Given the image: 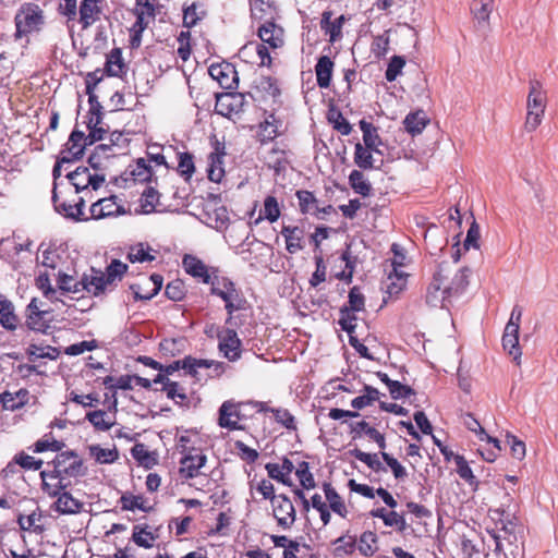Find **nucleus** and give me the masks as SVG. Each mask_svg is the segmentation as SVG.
I'll use <instances>...</instances> for the list:
<instances>
[{
	"label": "nucleus",
	"mask_w": 558,
	"mask_h": 558,
	"mask_svg": "<svg viewBox=\"0 0 558 558\" xmlns=\"http://www.w3.org/2000/svg\"><path fill=\"white\" fill-rule=\"evenodd\" d=\"M175 450L180 454L178 475L182 483L207 476L208 456L202 439L196 434H182L175 439Z\"/></svg>",
	"instance_id": "nucleus-1"
},
{
	"label": "nucleus",
	"mask_w": 558,
	"mask_h": 558,
	"mask_svg": "<svg viewBox=\"0 0 558 558\" xmlns=\"http://www.w3.org/2000/svg\"><path fill=\"white\" fill-rule=\"evenodd\" d=\"M128 269V264L122 263L120 259H112L106 267L105 271L92 267L89 289L93 291V296H100L106 292L113 290L118 282L123 279Z\"/></svg>",
	"instance_id": "nucleus-2"
},
{
	"label": "nucleus",
	"mask_w": 558,
	"mask_h": 558,
	"mask_svg": "<svg viewBox=\"0 0 558 558\" xmlns=\"http://www.w3.org/2000/svg\"><path fill=\"white\" fill-rule=\"evenodd\" d=\"M210 293L219 296L225 302V308L228 314L226 324L232 320L234 312L246 308V299L236 288L235 283L228 277L214 276V281L210 284Z\"/></svg>",
	"instance_id": "nucleus-3"
},
{
	"label": "nucleus",
	"mask_w": 558,
	"mask_h": 558,
	"mask_svg": "<svg viewBox=\"0 0 558 558\" xmlns=\"http://www.w3.org/2000/svg\"><path fill=\"white\" fill-rule=\"evenodd\" d=\"M546 106L547 96L546 92L543 89L542 83L536 80L531 81L524 121L526 132L532 133L542 124Z\"/></svg>",
	"instance_id": "nucleus-4"
},
{
	"label": "nucleus",
	"mask_w": 558,
	"mask_h": 558,
	"mask_svg": "<svg viewBox=\"0 0 558 558\" xmlns=\"http://www.w3.org/2000/svg\"><path fill=\"white\" fill-rule=\"evenodd\" d=\"M246 408L248 404L245 402L226 400L218 411V425L229 430H243L244 426L241 423L252 416L246 413Z\"/></svg>",
	"instance_id": "nucleus-5"
},
{
	"label": "nucleus",
	"mask_w": 558,
	"mask_h": 558,
	"mask_svg": "<svg viewBox=\"0 0 558 558\" xmlns=\"http://www.w3.org/2000/svg\"><path fill=\"white\" fill-rule=\"evenodd\" d=\"M14 22L17 37L37 32L44 24L43 10L34 2H25L17 10Z\"/></svg>",
	"instance_id": "nucleus-6"
},
{
	"label": "nucleus",
	"mask_w": 558,
	"mask_h": 558,
	"mask_svg": "<svg viewBox=\"0 0 558 558\" xmlns=\"http://www.w3.org/2000/svg\"><path fill=\"white\" fill-rule=\"evenodd\" d=\"M438 276L444 279L449 296L462 293L469 284V269L458 267L456 263L442 262L438 265Z\"/></svg>",
	"instance_id": "nucleus-7"
},
{
	"label": "nucleus",
	"mask_w": 558,
	"mask_h": 558,
	"mask_svg": "<svg viewBox=\"0 0 558 558\" xmlns=\"http://www.w3.org/2000/svg\"><path fill=\"white\" fill-rule=\"evenodd\" d=\"M521 317L522 308L519 305H514L502 336V347L511 356H513L517 364H520V357L522 355V351L519 345Z\"/></svg>",
	"instance_id": "nucleus-8"
},
{
	"label": "nucleus",
	"mask_w": 558,
	"mask_h": 558,
	"mask_svg": "<svg viewBox=\"0 0 558 558\" xmlns=\"http://www.w3.org/2000/svg\"><path fill=\"white\" fill-rule=\"evenodd\" d=\"M270 504L277 525L290 530L296 521V510L291 499L286 494H279Z\"/></svg>",
	"instance_id": "nucleus-9"
},
{
	"label": "nucleus",
	"mask_w": 558,
	"mask_h": 558,
	"mask_svg": "<svg viewBox=\"0 0 558 558\" xmlns=\"http://www.w3.org/2000/svg\"><path fill=\"white\" fill-rule=\"evenodd\" d=\"M246 105L245 95L238 92L221 93L216 96L215 110L227 118L240 116Z\"/></svg>",
	"instance_id": "nucleus-10"
},
{
	"label": "nucleus",
	"mask_w": 558,
	"mask_h": 558,
	"mask_svg": "<svg viewBox=\"0 0 558 558\" xmlns=\"http://www.w3.org/2000/svg\"><path fill=\"white\" fill-rule=\"evenodd\" d=\"M56 473L63 474L65 477H77L85 474V468L82 458L74 451H62L56 456L52 461Z\"/></svg>",
	"instance_id": "nucleus-11"
},
{
	"label": "nucleus",
	"mask_w": 558,
	"mask_h": 558,
	"mask_svg": "<svg viewBox=\"0 0 558 558\" xmlns=\"http://www.w3.org/2000/svg\"><path fill=\"white\" fill-rule=\"evenodd\" d=\"M106 0H82L77 9V21L83 31L90 28L105 16Z\"/></svg>",
	"instance_id": "nucleus-12"
},
{
	"label": "nucleus",
	"mask_w": 558,
	"mask_h": 558,
	"mask_svg": "<svg viewBox=\"0 0 558 558\" xmlns=\"http://www.w3.org/2000/svg\"><path fill=\"white\" fill-rule=\"evenodd\" d=\"M494 513L497 514L496 527L498 529V533L494 535V538L496 541V548L500 549L501 539H506L509 543L517 539L518 518L506 509H496Z\"/></svg>",
	"instance_id": "nucleus-13"
},
{
	"label": "nucleus",
	"mask_w": 558,
	"mask_h": 558,
	"mask_svg": "<svg viewBox=\"0 0 558 558\" xmlns=\"http://www.w3.org/2000/svg\"><path fill=\"white\" fill-rule=\"evenodd\" d=\"M182 267L187 275L205 284H211L214 276H218L217 268L208 267L201 258L192 254L183 256Z\"/></svg>",
	"instance_id": "nucleus-14"
},
{
	"label": "nucleus",
	"mask_w": 558,
	"mask_h": 558,
	"mask_svg": "<svg viewBox=\"0 0 558 558\" xmlns=\"http://www.w3.org/2000/svg\"><path fill=\"white\" fill-rule=\"evenodd\" d=\"M208 73L223 89L234 90L239 86L238 71L230 62L213 63L208 69Z\"/></svg>",
	"instance_id": "nucleus-15"
},
{
	"label": "nucleus",
	"mask_w": 558,
	"mask_h": 558,
	"mask_svg": "<svg viewBox=\"0 0 558 558\" xmlns=\"http://www.w3.org/2000/svg\"><path fill=\"white\" fill-rule=\"evenodd\" d=\"M71 184L75 187V193L86 190L92 186L93 190H97L106 180L105 173L94 172L92 173L87 167H77L74 171L68 175Z\"/></svg>",
	"instance_id": "nucleus-16"
},
{
	"label": "nucleus",
	"mask_w": 558,
	"mask_h": 558,
	"mask_svg": "<svg viewBox=\"0 0 558 558\" xmlns=\"http://www.w3.org/2000/svg\"><path fill=\"white\" fill-rule=\"evenodd\" d=\"M219 343L218 349L222 355L230 362H235L242 354V341L234 329L225 328L217 335Z\"/></svg>",
	"instance_id": "nucleus-17"
},
{
	"label": "nucleus",
	"mask_w": 558,
	"mask_h": 558,
	"mask_svg": "<svg viewBox=\"0 0 558 558\" xmlns=\"http://www.w3.org/2000/svg\"><path fill=\"white\" fill-rule=\"evenodd\" d=\"M257 36L262 44L268 45L271 50H277L284 45V29L275 21H265L257 28Z\"/></svg>",
	"instance_id": "nucleus-18"
},
{
	"label": "nucleus",
	"mask_w": 558,
	"mask_h": 558,
	"mask_svg": "<svg viewBox=\"0 0 558 558\" xmlns=\"http://www.w3.org/2000/svg\"><path fill=\"white\" fill-rule=\"evenodd\" d=\"M163 277L159 274H153L143 278L140 282L130 286L133 291L135 301H148L153 299L161 290Z\"/></svg>",
	"instance_id": "nucleus-19"
},
{
	"label": "nucleus",
	"mask_w": 558,
	"mask_h": 558,
	"mask_svg": "<svg viewBox=\"0 0 558 558\" xmlns=\"http://www.w3.org/2000/svg\"><path fill=\"white\" fill-rule=\"evenodd\" d=\"M226 146L219 141L214 143V151L208 156L207 177L211 182L220 183L225 178Z\"/></svg>",
	"instance_id": "nucleus-20"
},
{
	"label": "nucleus",
	"mask_w": 558,
	"mask_h": 558,
	"mask_svg": "<svg viewBox=\"0 0 558 558\" xmlns=\"http://www.w3.org/2000/svg\"><path fill=\"white\" fill-rule=\"evenodd\" d=\"M251 96L259 106L268 100L274 104L277 102L280 96L277 80L271 76H262L254 86V93Z\"/></svg>",
	"instance_id": "nucleus-21"
},
{
	"label": "nucleus",
	"mask_w": 558,
	"mask_h": 558,
	"mask_svg": "<svg viewBox=\"0 0 558 558\" xmlns=\"http://www.w3.org/2000/svg\"><path fill=\"white\" fill-rule=\"evenodd\" d=\"M87 137L84 132L74 130L61 150V161L73 162L83 157Z\"/></svg>",
	"instance_id": "nucleus-22"
},
{
	"label": "nucleus",
	"mask_w": 558,
	"mask_h": 558,
	"mask_svg": "<svg viewBox=\"0 0 558 558\" xmlns=\"http://www.w3.org/2000/svg\"><path fill=\"white\" fill-rule=\"evenodd\" d=\"M89 211L90 218L97 220L125 213L123 205L118 202V197L116 195L104 197L93 203Z\"/></svg>",
	"instance_id": "nucleus-23"
},
{
	"label": "nucleus",
	"mask_w": 558,
	"mask_h": 558,
	"mask_svg": "<svg viewBox=\"0 0 558 558\" xmlns=\"http://www.w3.org/2000/svg\"><path fill=\"white\" fill-rule=\"evenodd\" d=\"M92 280V275L84 274L81 280L75 279L73 276L66 274H60L58 277V289L60 294L63 293H82L86 292L93 295L92 289H89V282Z\"/></svg>",
	"instance_id": "nucleus-24"
},
{
	"label": "nucleus",
	"mask_w": 558,
	"mask_h": 558,
	"mask_svg": "<svg viewBox=\"0 0 558 558\" xmlns=\"http://www.w3.org/2000/svg\"><path fill=\"white\" fill-rule=\"evenodd\" d=\"M52 202L54 208L58 213L63 214L65 217L75 219V220H87L88 218L84 216V198L77 197L74 203H68L65 199H62L54 187L52 191Z\"/></svg>",
	"instance_id": "nucleus-25"
},
{
	"label": "nucleus",
	"mask_w": 558,
	"mask_h": 558,
	"mask_svg": "<svg viewBox=\"0 0 558 558\" xmlns=\"http://www.w3.org/2000/svg\"><path fill=\"white\" fill-rule=\"evenodd\" d=\"M450 298L449 291H447V286L444 279L438 276L437 269L426 290V303L434 307H445V302Z\"/></svg>",
	"instance_id": "nucleus-26"
},
{
	"label": "nucleus",
	"mask_w": 558,
	"mask_h": 558,
	"mask_svg": "<svg viewBox=\"0 0 558 558\" xmlns=\"http://www.w3.org/2000/svg\"><path fill=\"white\" fill-rule=\"evenodd\" d=\"M52 313V311H39L35 301H31L26 307V325L29 329L47 332L50 328L51 319L48 316Z\"/></svg>",
	"instance_id": "nucleus-27"
},
{
	"label": "nucleus",
	"mask_w": 558,
	"mask_h": 558,
	"mask_svg": "<svg viewBox=\"0 0 558 558\" xmlns=\"http://www.w3.org/2000/svg\"><path fill=\"white\" fill-rule=\"evenodd\" d=\"M280 233L284 238L286 250L290 254H295L305 247V232L303 228L283 225Z\"/></svg>",
	"instance_id": "nucleus-28"
},
{
	"label": "nucleus",
	"mask_w": 558,
	"mask_h": 558,
	"mask_svg": "<svg viewBox=\"0 0 558 558\" xmlns=\"http://www.w3.org/2000/svg\"><path fill=\"white\" fill-rule=\"evenodd\" d=\"M281 120L276 117L275 112H270L264 121L258 125L257 138L264 145L272 142L279 135Z\"/></svg>",
	"instance_id": "nucleus-29"
},
{
	"label": "nucleus",
	"mask_w": 558,
	"mask_h": 558,
	"mask_svg": "<svg viewBox=\"0 0 558 558\" xmlns=\"http://www.w3.org/2000/svg\"><path fill=\"white\" fill-rule=\"evenodd\" d=\"M41 488L45 494L50 497H57L62 490L65 489V484L63 483L64 475L56 473V469L51 471H41Z\"/></svg>",
	"instance_id": "nucleus-30"
},
{
	"label": "nucleus",
	"mask_w": 558,
	"mask_h": 558,
	"mask_svg": "<svg viewBox=\"0 0 558 558\" xmlns=\"http://www.w3.org/2000/svg\"><path fill=\"white\" fill-rule=\"evenodd\" d=\"M322 489L325 494L326 502L329 508V511H333L341 518H347L349 514V510L343 498L338 494L336 488L332 486L330 482H324L322 484Z\"/></svg>",
	"instance_id": "nucleus-31"
},
{
	"label": "nucleus",
	"mask_w": 558,
	"mask_h": 558,
	"mask_svg": "<svg viewBox=\"0 0 558 558\" xmlns=\"http://www.w3.org/2000/svg\"><path fill=\"white\" fill-rule=\"evenodd\" d=\"M332 12L324 11L320 20V29L329 35V41L336 43L342 37V26L345 22L344 15H340L336 20L331 21Z\"/></svg>",
	"instance_id": "nucleus-32"
},
{
	"label": "nucleus",
	"mask_w": 558,
	"mask_h": 558,
	"mask_svg": "<svg viewBox=\"0 0 558 558\" xmlns=\"http://www.w3.org/2000/svg\"><path fill=\"white\" fill-rule=\"evenodd\" d=\"M128 66L122 57L121 48H113L106 57L104 72L107 76L122 77L126 74Z\"/></svg>",
	"instance_id": "nucleus-33"
},
{
	"label": "nucleus",
	"mask_w": 558,
	"mask_h": 558,
	"mask_svg": "<svg viewBox=\"0 0 558 558\" xmlns=\"http://www.w3.org/2000/svg\"><path fill=\"white\" fill-rule=\"evenodd\" d=\"M20 324L19 316L15 314L13 303L0 292V325L8 331H13Z\"/></svg>",
	"instance_id": "nucleus-34"
},
{
	"label": "nucleus",
	"mask_w": 558,
	"mask_h": 558,
	"mask_svg": "<svg viewBox=\"0 0 558 558\" xmlns=\"http://www.w3.org/2000/svg\"><path fill=\"white\" fill-rule=\"evenodd\" d=\"M54 510L61 514H76L80 513L84 504L72 496L71 493L62 490L54 501Z\"/></svg>",
	"instance_id": "nucleus-35"
},
{
	"label": "nucleus",
	"mask_w": 558,
	"mask_h": 558,
	"mask_svg": "<svg viewBox=\"0 0 558 558\" xmlns=\"http://www.w3.org/2000/svg\"><path fill=\"white\" fill-rule=\"evenodd\" d=\"M335 63L328 56L318 58L315 65L316 82L318 87L328 88L331 84Z\"/></svg>",
	"instance_id": "nucleus-36"
},
{
	"label": "nucleus",
	"mask_w": 558,
	"mask_h": 558,
	"mask_svg": "<svg viewBox=\"0 0 558 558\" xmlns=\"http://www.w3.org/2000/svg\"><path fill=\"white\" fill-rule=\"evenodd\" d=\"M289 149L287 148V145L279 146L276 144L267 154L266 156V162L267 166L270 169H274L275 172L279 173L280 171L284 170L287 166L289 165Z\"/></svg>",
	"instance_id": "nucleus-37"
},
{
	"label": "nucleus",
	"mask_w": 558,
	"mask_h": 558,
	"mask_svg": "<svg viewBox=\"0 0 558 558\" xmlns=\"http://www.w3.org/2000/svg\"><path fill=\"white\" fill-rule=\"evenodd\" d=\"M252 14L255 19L275 21L278 15V5L275 0H254Z\"/></svg>",
	"instance_id": "nucleus-38"
},
{
	"label": "nucleus",
	"mask_w": 558,
	"mask_h": 558,
	"mask_svg": "<svg viewBox=\"0 0 558 558\" xmlns=\"http://www.w3.org/2000/svg\"><path fill=\"white\" fill-rule=\"evenodd\" d=\"M156 251L146 243H136L129 247L126 259L134 263H146L156 259Z\"/></svg>",
	"instance_id": "nucleus-39"
},
{
	"label": "nucleus",
	"mask_w": 558,
	"mask_h": 558,
	"mask_svg": "<svg viewBox=\"0 0 558 558\" xmlns=\"http://www.w3.org/2000/svg\"><path fill=\"white\" fill-rule=\"evenodd\" d=\"M299 201V208L303 215H314L320 217V209L317 205L318 201L314 193L307 190H299L295 193Z\"/></svg>",
	"instance_id": "nucleus-40"
},
{
	"label": "nucleus",
	"mask_w": 558,
	"mask_h": 558,
	"mask_svg": "<svg viewBox=\"0 0 558 558\" xmlns=\"http://www.w3.org/2000/svg\"><path fill=\"white\" fill-rule=\"evenodd\" d=\"M281 216V208L278 199L272 195H267L264 199L263 209L259 211V216L255 220V225H258L262 220L266 219L270 223L276 222Z\"/></svg>",
	"instance_id": "nucleus-41"
},
{
	"label": "nucleus",
	"mask_w": 558,
	"mask_h": 558,
	"mask_svg": "<svg viewBox=\"0 0 558 558\" xmlns=\"http://www.w3.org/2000/svg\"><path fill=\"white\" fill-rule=\"evenodd\" d=\"M111 150V147L105 144H100L95 147L94 151L88 157V163L95 172L104 173V170L107 168L109 162V151Z\"/></svg>",
	"instance_id": "nucleus-42"
},
{
	"label": "nucleus",
	"mask_w": 558,
	"mask_h": 558,
	"mask_svg": "<svg viewBox=\"0 0 558 558\" xmlns=\"http://www.w3.org/2000/svg\"><path fill=\"white\" fill-rule=\"evenodd\" d=\"M26 354L29 362H36L39 359L57 360L60 350L51 345L31 343L26 349Z\"/></svg>",
	"instance_id": "nucleus-43"
},
{
	"label": "nucleus",
	"mask_w": 558,
	"mask_h": 558,
	"mask_svg": "<svg viewBox=\"0 0 558 558\" xmlns=\"http://www.w3.org/2000/svg\"><path fill=\"white\" fill-rule=\"evenodd\" d=\"M88 452L99 464H111L119 459V451L116 446L112 448H102L100 445H90Z\"/></svg>",
	"instance_id": "nucleus-44"
},
{
	"label": "nucleus",
	"mask_w": 558,
	"mask_h": 558,
	"mask_svg": "<svg viewBox=\"0 0 558 558\" xmlns=\"http://www.w3.org/2000/svg\"><path fill=\"white\" fill-rule=\"evenodd\" d=\"M157 535L148 530L146 524H136L133 526L131 539L138 546L145 549H149L154 546Z\"/></svg>",
	"instance_id": "nucleus-45"
},
{
	"label": "nucleus",
	"mask_w": 558,
	"mask_h": 558,
	"mask_svg": "<svg viewBox=\"0 0 558 558\" xmlns=\"http://www.w3.org/2000/svg\"><path fill=\"white\" fill-rule=\"evenodd\" d=\"M360 129L363 133V143L374 151H378V146L381 145V138L378 134V129L371 122L362 119L359 122Z\"/></svg>",
	"instance_id": "nucleus-46"
},
{
	"label": "nucleus",
	"mask_w": 558,
	"mask_h": 558,
	"mask_svg": "<svg viewBox=\"0 0 558 558\" xmlns=\"http://www.w3.org/2000/svg\"><path fill=\"white\" fill-rule=\"evenodd\" d=\"M295 476L300 486L306 490L314 489L317 486L310 463L306 461H296Z\"/></svg>",
	"instance_id": "nucleus-47"
},
{
	"label": "nucleus",
	"mask_w": 558,
	"mask_h": 558,
	"mask_svg": "<svg viewBox=\"0 0 558 558\" xmlns=\"http://www.w3.org/2000/svg\"><path fill=\"white\" fill-rule=\"evenodd\" d=\"M378 537L373 531H365L361 534L356 548L361 555L365 557H372L378 549L377 547Z\"/></svg>",
	"instance_id": "nucleus-48"
},
{
	"label": "nucleus",
	"mask_w": 558,
	"mask_h": 558,
	"mask_svg": "<svg viewBox=\"0 0 558 558\" xmlns=\"http://www.w3.org/2000/svg\"><path fill=\"white\" fill-rule=\"evenodd\" d=\"M186 362L190 365V367H187V374L193 377H197L198 368H210L214 366L217 374H221L225 371L223 363L213 360L195 359L187 355Z\"/></svg>",
	"instance_id": "nucleus-49"
},
{
	"label": "nucleus",
	"mask_w": 558,
	"mask_h": 558,
	"mask_svg": "<svg viewBox=\"0 0 558 558\" xmlns=\"http://www.w3.org/2000/svg\"><path fill=\"white\" fill-rule=\"evenodd\" d=\"M427 123L428 119L422 110L409 113L403 121L405 130L412 135L420 134Z\"/></svg>",
	"instance_id": "nucleus-50"
},
{
	"label": "nucleus",
	"mask_w": 558,
	"mask_h": 558,
	"mask_svg": "<svg viewBox=\"0 0 558 558\" xmlns=\"http://www.w3.org/2000/svg\"><path fill=\"white\" fill-rule=\"evenodd\" d=\"M361 392L362 395H360L359 397L354 398L351 401L352 408L356 410H361L368 405H372L375 401L379 400L380 397V392L378 391V389L368 385H365Z\"/></svg>",
	"instance_id": "nucleus-51"
},
{
	"label": "nucleus",
	"mask_w": 558,
	"mask_h": 558,
	"mask_svg": "<svg viewBox=\"0 0 558 558\" xmlns=\"http://www.w3.org/2000/svg\"><path fill=\"white\" fill-rule=\"evenodd\" d=\"M120 504L123 510L129 511L142 510L148 512L151 509L143 495L123 494L120 498Z\"/></svg>",
	"instance_id": "nucleus-52"
},
{
	"label": "nucleus",
	"mask_w": 558,
	"mask_h": 558,
	"mask_svg": "<svg viewBox=\"0 0 558 558\" xmlns=\"http://www.w3.org/2000/svg\"><path fill=\"white\" fill-rule=\"evenodd\" d=\"M464 425L475 434L480 435L481 440H486L487 442H490L494 445V447L497 449V452H500V441L497 438L490 437L485 429L481 426L480 422L470 413H468L464 416Z\"/></svg>",
	"instance_id": "nucleus-53"
},
{
	"label": "nucleus",
	"mask_w": 558,
	"mask_h": 558,
	"mask_svg": "<svg viewBox=\"0 0 558 558\" xmlns=\"http://www.w3.org/2000/svg\"><path fill=\"white\" fill-rule=\"evenodd\" d=\"M374 151L372 148L367 146L356 143L354 146V162L355 165L364 170L374 168V158L372 155Z\"/></svg>",
	"instance_id": "nucleus-54"
},
{
	"label": "nucleus",
	"mask_w": 558,
	"mask_h": 558,
	"mask_svg": "<svg viewBox=\"0 0 558 558\" xmlns=\"http://www.w3.org/2000/svg\"><path fill=\"white\" fill-rule=\"evenodd\" d=\"M350 456L356 460L366 464L371 470L375 472L386 471L385 466L380 462L377 453L364 452L359 448L349 451Z\"/></svg>",
	"instance_id": "nucleus-55"
},
{
	"label": "nucleus",
	"mask_w": 558,
	"mask_h": 558,
	"mask_svg": "<svg viewBox=\"0 0 558 558\" xmlns=\"http://www.w3.org/2000/svg\"><path fill=\"white\" fill-rule=\"evenodd\" d=\"M131 167V175L134 181L137 182H149L153 177V169L145 158L136 159L135 163Z\"/></svg>",
	"instance_id": "nucleus-56"
},
{
	"label": "nucleus",
	"mask_w": 558,
	"mask_h": 558,
	"mask_svg": "<svg viewBox=\"0 0 558 558\" xmlns=\"http://www.w3.org/2000/svg\"><path fill=\"white\" fill-rule=\"evenodd\" d=\"M349 183L352 190L362 196H368L372 192L371 183L365 179L363 172L360 170H353L350 173Z\"/></svg>",
	"instance_id": "nucleus-57"
},
{
	"label": "nucleus",
	"mask_w": 558,
	"mask_h": 558,
	"mask_svg": "<svg viewBox=\"0 0 558 558\" xmlns=\"http://www.w3.org/2000/svg\"><path fill=\"white\" fill-rule=\"evenodd\" d=\"M36 287L43 292L44 296L54 303L61 301L59 299V289L53 288L48 274H40L35 280Z\"/></svg>",
	"instance_id": "nucleus-58"
},
{
	"label": "nucleus",
	"mask_w": 558,
	"mask_h": 558,
	"mask_svg": "<svg viewBox=\"0 0 558 558\" xmlns=\"http://www.w3.org/2000/svg\"><path fill=\"white\" fill-rule=\"evenodd\" d=\"M162 391L166 392L168 399L173 400L179 405H187L190 402L185 389L177 381L166 383Z\"/></svg>",
	"instance_id": "nucleus-59"
},
{
	"label": "nucleus",
	"mask_w": 558,
	"mask_h": 558,
	"mask_svg": "<svg viewBox=\"0 0 558 558\" xmlns=\"http://www.w3.org/2000/svg\"><path fill=\"white\" fill-rule=\"evenodd\" d=\"M86 418L95 427V429L101 432L110 429L113 425L111 417L102 410L88 412L86 414Z\"/></svg>",
	"instance_id": "nucleus-60"
},
{
	"label": "nucleus",
	"mask_w": 558,
	"mask_h": 558,
	"mask_svg": "<svg viewBox=\"0 0 558 558\" xmlns=\"http://www.w3.org/2000/svg\"><path fill=\"white\" fill-rule=\"evenodd\" d=\"M357 539L355 536L350 535L349 533L341 535L337 539H335V554L337 556L342 555H352L356 549Z\"/></svg>",
	"instance_id": "nucleus-61"
},
{
	"label": "nucleus",
	"mask_w": 558,
	"mask_h": 558,
	"mask_svg": "<svg viewBox=\"0 0 558 558\" xmlns=\"http://www.w3.org/2000/svg\"><path fill=\"white\" fill-rule=\"evenodd\" d=\"M64 447V444L60 440L53 438L51 434L45 435L43 438L38 439L32 447L33 451L36 453L45 452V451H53L59 452Z\"/></svg>",
	"instance_id": "nucleus-62"
},
{
	"label": "nucleus",
	"mask_w": 558,
	"mask_h": 558,
	"mask_svg": "<svg viewBox=\"0 0 558 558\" xmlns=\"http://www.w3.org/2000/svg\"><path fill=\"white\" fill-rule=\"evenodd\" d=\"M356 313L357 312L344 307H341L339 311L340 317L338 324L340 325L341 329L349 335V338L354 336L355 332L357 322Z\"/></svg>",
	"instance_id": "nucleus-63"
},
{
	"label": "nucleus",
	"mask_w": 558,
	"mask_h": 558,
	"mask_svg": "<svg viewBox=\"0 0 558 558\" xmlns=\"http://www.w3.org/2000/svg\"><path fill=\"white\" fill-rule=\"evenodd\" d=\"M178 172L186 181H189L195 172V165L193 155L189 151H182L178 154Z\"/></svg>",
	"instance_id": "nucleus-64"
}]
</instances>
